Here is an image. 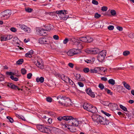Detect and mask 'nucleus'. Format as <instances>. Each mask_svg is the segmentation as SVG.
I'll use <instances>...</instances> for the list:
<instances>
[{"label":"nucleus","instance_id":"obj_4","mask_svg":"<svg viewBox=\"0 0 134 134\" xmlns=\"http://www.w3.org/2000/svg\"><path fill=\"white\" fill-rule=\"evenodd\" d=\"M36 127L38 130L42 132L48 133L50 131V129L47 127L43 125H37Z\"/></svg>","mask_w":134,"mask_h":134},{"label":"nucleus","instance_id":"obj_3","mask_svg":"<svg viewBox=\"0 0 134 134\" xmlns=\"http://www.w3.org/2000/svg\"><path fill=\"white\" fill-rule=\"evenodd\" d=\"M11 14V13L10 10H5L1 13V18L2 20H6L9 18Z\"/></svg>","mask_w":134,"mask_h":134},{"label":"nucleus","instance_id":"obj_61","mask_svg":"<svg viewBox=\"0 0 134 134\" xmlns=\"http://www.w3.org/2000/svg\"><path fill=\"white\" fill-rule=\"evenodd\" d=\"M10 30L14 32H15L16 31V29L14 27H12L10 29Z\"/></svg>","mask_w":134,"mask_h":134},{"label":"nucleus","instance_id":"obj_47","mask_svg":"<svg viewBox=\"0 0 134 134\" xmlns=\"http://www.w3.org/2000/svg\"><path fill=\"white\" fill-rule=\"evenodd\" d=\"M98 87L101 90H103L104 88V85L102 83L99 84L98 85Z\"/></svg>","mask_w":134,"mask_h":134},{"label":"nucleus","instance_id":"obj_39","mask_svg":"<svg viewBox=\"0 0 134 134\" xmlns=\"http://www.w3.org/2000/svg\"><path fill=\"white\" fill-rule=\"evenodd\" d=\"M26 70L24 68H23L21 70V72L23 75H25L26 73Z\"/></svg>","mask_w":134,"mask_h":134},{"label":"nucleus","instance_id":"obj_17","mask_svg":"<svg viewBox=\"0 0 134 134\" xmlns=\"http://www.w3.org/2000/svg\"><path fill=\"white\" fill-rule=\"evenodd\" d=\"M7 86L13 89H18L19 90H20V89L19 88L18 86L12 83H8L7 84Z\"/></svg>","mask_w":134,"mask_h":134},{"label":"nucleus","instance_id":"obj_37","mask_svg":"<svg viewBox=\"0 0 134 134\" xmlns=\"http://www.w3.org/2000/svg\"><path fill=\"white\" fill-rule=\"evenodd\" d=\"M101 112L102 113H103L106 116H107L109 117L111 116V114L108 113L106 112H105L103 110H101Z\"/></svg>","mask_w":134,"mask_h":134},{"label":"nucleus","instance_id":"obj_19","mask_svg":"<svg viewBox=\"0 0 134 134\" xmlns=\"http://www.w3.org/2000/svg\"><path fill=\"white\" fill-rule=\"evenodd\" d=\"M59 77L60 78L63 80L65 82H67V81L68 79V76H65L64 74H62L61 75H59Z\"/></svg>","mask_w":134,"mask_h":134},{"label":"nucleus","instance_id":"obj_60","mask_svg":"<svg viewBox=\"0 0 134 134\" xmlns=\"http://www.w3.org/2000/svg\"><path fill=\"white\" fill-rule=\"evenodd\" d=\"M53 38L55 40H58L59 39V36L57 35H54L53 36Z\"/></svg>","mask_w":134,"mask_h":134},{"label":"nucleus","instance_id":"obj_43","mask_svg":"<svg viewBox=\"0 0 134 134\" xmlns=\"http://www.w3.org/2000/svg\"><path fill=\"white\" fill-rule=\"evenodd\" d=\"M109 103L108 101H104L102 102V104L104 105L108 106L109 107Z\"/></svg>","mask_w":134,"mask_h":134},{"label":"nucleus","instance_id":"obj_41","mask_svg":"<svg viewBox=\"0 0 134 134\" xmlns=\"http://www.w3.org/2000/svg\"><path fill=\"white\" fill-rule=\"evenodd\" d=\"M4 76L2 74H0V82L4 81Z\"/></svg>","mask_w":134,"mask_h":134},{"label":"nucleus","instance_id":"obj_2","mask_svg":"<svg viewBox=\"0 0 134 134\" xmlns=\"http://www.w3.org/2000/svg\"><path fill=\"white\" fill-rule=\"evenodd\" d=\"M58 102L62 106L65 107H69L72 105L71 99L69 98L62 95H59L57 97Z\"/></svg>","mask_w":134,"mask_h":134},{"label":"nucleus","instance_id":"obj_20","mask_svg":"<svg viewBox=\"0 0 134 134\" xmlns=\"http://www.w3.org/2000/svg\"><path fill=\"white\" fill-rule=\"evenodd\" d=\"M109 123V121L105 118L102 117V119L101 121V124L104 125H107Z\"/></svg>","mask_w":134,"mask_h":134},{"label":"nucleus","instance_id":"obj_28","mask_svg":"<svg viewBox=\"0 0 134 134\" xmlns=\"http://www.w3.org/2000/svg\"><path fill=\"white\" fill-rule=\"evenodd\" d=\"M109 83L112 85H114L115 83V80L113 79H110L108 81Z\"/></svg>","mask_w":134,"mask_h":134},{"label":"nucleus","instance_id":"obj_58","mask_svg":"<svg viewBox=\"0 0 134 134\" xmlns=\"http://www.w3.org/2000/svg\"><path fill=\"white\" fill-rule=\"evenodd\" d=\"M78 84L79 86L81 87H82L84 86L83 84L80 82H78Z\"/></svg>","mask_w":134,"mask_h":134},{"label":"nucleus","instance_id":"obj_10","mask_svg":"<svg viewBox=\"0 0 134 134\" xmlns=\"http://www.w3.org/2000/svg\"><path fill=\"white\" fill-rule=\"evenodd\" d=\"M67 12V10H62L57 11L55 12V13L56 14H58L59 17L60 18L61 16L64 15L68 14Z\"/></svg>","mask_w":134,"mask_h":134},{"label":"nucleus","instance_id":"obj_44","mask_svg":"<svg viewBox=\"0 0 134 134\" xmlns=\"http://www.w3.org/2000/svg\"><path fill=\"white\" fill-rule=\"evenodd\" d=\"M68 80L69 82L70 85H73L74 83L73 82L69 77L68 78Z\"/></svg>","mask_w":134,"mask_h":134},{"label":"nucleus","instance_id":"obj_51","mask_svg":"<svg viewBox=\"0 0 134 134\" xmlns=\"http://www.w3.org/2000/svg\"><path fill=\"white\" fill-rule=\"evenodd\" d=\"M101 16V15L98 14V13H96L95 14L94 17L96 18H98Z\"/></svg>","mask_w":134,"mask_h":134},{"label":"nucleus","instance_id":"obj_62","mask_svg":"<svg viewBox=\"0 0 134 134\" xmlns=\"http://www.w3.org/2000/svg\"><path fill=\"white\" fill-rule=\"evenodd\" d=\"M25 56L26 57L30 58L32 57V55L31 54H30L27 53L25 54Z\"/></svg>","mask_w":134,"mask_h":134},{"label":"nucleus","instance_id":"obj_11","mask_svg":"<svg viewBox=\"0 0 134 134\" xmlns=\"http://www.w3.org/2000/svg\"><path fill=\"white\" fill-rule=\"evenodd\" d=\"M39 42L41 44H48L49 42L48 39L40 38L39 39Z\"/></svg>","mask_w":134,"mask_h":134},{"label":"nucleus","instance_id":"obj_14","mask_svg":"<svg viewBox=\"0 0 134 134\" xmlns=\"http://www.w3.org/2000/svg\"><path fill=\"white\" fill-rule=\"evenodd\" d=\"M91 105L89 103H85L84 104L83 107L85 109L89 111L90 110V109L91 107Z\"/></svg>","mask_w":134,"mask_h":134},{"label":"nucleus","instance_id":"obj_8","mask_svg":"<svg viewBox=\"0 0 134 134\" xmlns=\"http://www.w3.org/2000/svg\"><path fill=\"white\" fill-rule=\"evenodd\" d=\"M92 118L94 121L99 122L101 124L102 116L99 115L95 114L92 116Z\"/></svg>","mask_w":134,"mask_h":134},{"label":"nucleus","instance_id":"obj_22","mask_svg":"<svg viewBox=\"0 0 134 134\" xmlns=\"http://www.w3.org/2000/svg\"><path fill=\"white\" fill-rule=\"evenodd\" d=\"M43 27H44L45 30L46 31H49L52 29H53V26L52 25H48L47 26L44 25Z\"/></svg>","mask_w":134,"mask_h":134},{"label":"nucleus","instance_id":"obj_6","mask_svg":"<svg viewBox=\"0 0 134 134\" xmlns=\"http://www.w3.org/2000/svg\"><path fill=\"white\" fill-rule=\"evenodd\" d=\"M107 52L105 50L102 51L98 55V60L99 62H102L104 59Z\"/></svg>","mask_w":134,"mask_h":134},{"label":"nucleus","instance_id":"obj_29","mask_svg":"<svg viewBox=\"0 0 134 134\" xmlns=\"http://www.w3.org/2000/svg\"><path fill=\"white\" fill-rule=\"evenodd\" d=\"M19 27L24 31L26 30L27 26L24 25H19Z\"/></svg>","mask_w":134,"mask_h":134},{"label":"nucleus","instance_id":"obj_15","mask_svg":"<svg viewBox=\"0 0 134 134\" xmlns=\"http://www.w3.org/2000/svg\"><path fill=\"white\" fill-rule=\"evenodd\" d=\"M100 70V68L97 67L94 69H91L90 71L91 73H98Z\"/></svg>","mask_w":134,"mask_h":134},{"label":"nucleus","instance_id":"obj_23","mask_svg":"<svg viewBox=\"0 0 134 134\" xmlns=\"http://www.w3.org/2000/svg\"><path fill=\"white\" fill-rule=\"evenodd\" d=\"M68 116H64L63 117L59 116L57 118V119L58 120L61 121L63 120L68 121Z\"/></svg>","mask_w":134,"mask_h":134},{"label":"nucleus","instance_id":"obj_18","mask_svg":"<svg viewBox=\"0 0 134 134\" xmlns=\"http://www.w3.org/2000/svg\"><path fill=\"white\" fill-rule=\"evenodd\" d=\"M109 107L111 109L114 110L117 108L118 105L117 104L115 103H109Z\"/></svg>","mask_w":134,"mask_h":134},{"label":"nucleus","instance_id":"obj_27","mask_svg":"<svg viewBox=\"0 0 134 134\" xmlns=\"http://www.w3.org/2000/svg\"><path fill=\"white\" fill-rule=\"evenodd\" d=\"M80 41L84 42H87V36L81 37L79 38Z\"/></svg>","mask_w":134,"mask_h":134},{"label":"nucleus","instance_id":"obj_33","mask_svg":"<svg viewBox=\"0 0 134 134\" xmlns=\"http://www.w3.org/2000/svg\"><path fill=\"white\" fill-rule=\"evenodd\" d=\"M130 53L129 51H126L123 52V54L124 56H127Z\"/></svg>","mask_w":134,"mask_h":134},{"label":"nucleus","instance_id":"obj_42","mask_svg":"<svg viewBox=\"0 0 134 134\" xmlns=\"http://www.w3.org/2000/svg\"><path fill=\"white\" fill-rule=\"evenodd\" d=\"M46 100L47 102H52V99L51 98L48 97L46 98Z\"/></svg>","mask_w":134,"mask_h":134},{"label":"nucleus","instance_id":"obj_13","mask_svg":"<svg viewBox=\"0 0 134 134\" xmlns=\"http://www.w3.org/2000/svg\"><path fill=\"white\" fill-rule=\"evenodd\" d=\"M76 79L78 81H85L86 80L84 77H81L80 74H77L75 76Z\"/></svg>","mask_w":134,"mask_h":134},{"label":"nucleus","instance_id":"obj_9","mask_svg":"<svg viewBox=\"0 0 134 134\" xmlns=\"http://www.w3.org/2000/svg\"><path fill=\"white\" fill-rule=\"evenodd\" d=\"M44 28H36V30L37 32H38V34L41 36H44L46 35V30H45Z\"/></svg>","mask_w":134,"mask_h":134},{"label":"nucleus","instance_id":"obj_38","mask_svg":"<svg viewBox=\"0 0 134 134\" xmlns=\"http://www.w3.org/2000/svg\"><path fill=\"white\" fill-rule=\"evenodd\" d=\"M0 40L2 41H7L6 36H1L0 38Z\"/></svg>","mask_w":134,"mask_h":134},{"label":"nucleus","instance_id":"obj_50","mask_svg":"<svg viewBox=\"0 0 134 134\" xmlns=\"http://www.w3.org/2000/svg\"><path fill=\"white\" fill-rule=\"evenodd\" d=\"M60 18L61 19L65 20L67 19V16H66L65 15H63V16H61Z\"/></svg>","mask_w":134,"mask_h":134},{"label":"nucleus","instance_id":"obj_21","mask_svg":"<svg viewBox=\"0 0 134 134\" xmlns=\"http://www.w3.org/2000/svg\"><path fill=\"white\" fill-rule=\"evenodd\" d=\"M122 83L124 87L128 90H131V88L130 86L125 81H124L122 82Z\"/></svg>","mask_w":134,"mask_h":134},{"label":"nucleus","instance_id":"obj_45","mask_svg":"<svg viewBox=\"0 0 134 134\" xmlns=\"http://www.w3.org/2000/svg\"><path fill=\"white\" fill-rule=\"evenodd\" d=\"M10 78L12 80L15 81H17L18 80V79L17 77H14L13 76H11L10 77Z\"/></svg>","mask_w":134,"mask_h":134},{"label":"nucleus","instance_id":"obj_5","mask_svg":"<svg viewBox=\"0 0 134 134\" xmlns=\"http://www.w3.org/2000/svg\"><path fill=\"white\" fill-rule=\"evenodd\" d=\"M80 50L78 49H73L69 50L67 52V54L69 56H72L75 55L77 54L81 53Z\"/></svg>","mask_w":134,"mask_h":134},{"label":"nucleus","instance_id":"obj_30","mask_svg":"<svg viewBox=\"0 0 134 134\" xmlns=\"http://www.w3.org/2000/svg\"><path fill=\"white\" fill-rule=\"evenodd\" d=\"M87 42H91L93 41V38L89 36H87Z\"/></svg>","mask_w":134,"mask_h":134},{"label":"nucleus","instance_id":"obj_31","mask_svg":"<svg viewBox=\"0 0 134 134\" xmlns=\"http://www.w3.org/2000/svg\"><path fill=\"white\" fill-rule=\"evenodd\" d=\"M55 12H46L45 13V14H48L50 15H54L55 14Z\"/></svg>","mask_w":134,"mask_h":134},{"label":"nucleus","instance_id":"obj_57","mask_svg":"<svg viewBox=\"0 0 134 134\" xmlns=\"http://www.w3.org/2000/svg\"><path fill=\"white\" fill-rule=\"evenodd\" d=\"M83 71L87 73L90 71V70L88 68H86L83 69Z\"/></svg>","mask_w":134,"mask_h":134},{"label":"nucleus","instance_id":"obj_32","mask_svg":"<svg viewBox=\"0 0 134 134\" xmlns=\"http://www.w3.org/2000/svg\"><path fill=\"white\" fill-rule=\"evenodd\" d=\"M23 62V59H20L16 62V64L18 65L21 64Z\"/></svg>","mask_w":134,"mask_h":134},{"label":"nucleus","instance_id":"obj_7","mask_svg":"<svg viewBox=\"0 0 134 134\" xmlns=\"http://www.w3.org/2000/svg\"><path fill=\"white\" fill-rule=\"evenodd\" d=\"M34 64L40 68L42 69L44 68V66L42 65V60L41 58L35 60L33 62Z\"/></svg>","mask_w":134,"mask_h":134},{"label":"nucleus","instance_id":"obj_24","mask_svg":"<svg viewBox=\"0 0 134 134\" xmlns=\"http://www.w3.org/2000/svg\"><path fill=\"white\" fill-rule=\"evenodd\" d=\"M90 110L89 111L92 113H95L97 112V108L96 107L93 106L92 105H91V107Z\"/></svg>","mask_w":134,"mask_h":134},{"label":"nucleus","instance_id":"obj_56","mask_svg":"<svg viewBox=\"0 0 134 134\" xmlns=\"http://www.w3.org/2000/svg\"><path fill=\"white\" fill-rule=\"evenodd\" d=\"M25 10L26 12H31L32 10V9H31L29 8H26Z\"/></svg>","mask_w":134,"mask_h":134},{"label":"nucleus","instance_id":"obj_63","mask_svg":"<svg viewBox=\"0 0 134 134\" xmlns=\"http://www.w3.org/2000/svg\"><path fill=\"white\" fill-rule=\"evenodd\" d=\"M32 74L31 73H29L27 75V77L28 79H30L32 76Z\"/></svg>","mask_w":134,"mask_h":134},{"label":"nucleus","instance_id":"obj_46","mask_svg":"<svg viewBox=\"0 0 134 134\" xmlns=\"http://www.w3.org/2000/svg\"><path fill=\"white\" fill-rule=\"evenodd\" d=\"M108 8L107 7L103 6L101 10L104 12L106 11L107 10Z\"/></svg>","mask_w":134,"mask_h":134},{"label":"nucleus","instance_id":"obj_12","mask_svg":"<svg viewBox=\"0 0 134 134\" xmlns=\"http://www.w3.org/2000/svg\"><path fill=\"white\" fill-rule=\"evenodd\" d=\"M86 92L91 97L94 98L95 97V95L94 93L92 91L90 88H88L86 90Z\"/></svg>","mask_w":134,"mask_h":134},{"label":"nucleus","instance_id":"obj_26","mask_svg":"<svg viewBox=\"0 0 134 134\" xmlns=\"http://www.w3.org/2000/svg\"><path fill=\"white\" fill-rule=\"evenodd\" d=\"M69 40L74 43H75L78 41V40L74 37H72L71 38H70Z\"/></svg>","mask_w":134,"mask_h":134},{"label":"nucleus","instance_id":"obj_59","mask_svg":"<svg viewBox=\"0 0 134 134\" xmlns=\"http://www.w3.org/2000/svg\"><path fill=\"white\" fill-rule=\"evenodd\" d=\"M129 36L131 38H134V34L130 33L129 35Z\"/></svg>","mask_w":134,"mask_h":134},{"label":"nucleus","instance_id":"obj_52","mask_svg":"<svg viewBox=\"0 0 134 134\" xmlns=\"http://www.w3.org/2000/svg\"><path fill=\"white\" fill-rule=\"evenodd\" d=\"M85 62L87 63H90L91 62V60L90 59H85L84 60Z\"/></svg>","mask_w":134,"mask_h":134},{"label":"nucleus","instance_id":"obj_16","mask_svg":"<svg viewBox=\"0 0 134 134\" xmlns=\"http://www.w3.org/2000/svg\"><path fill=\"white\" fill-rule=\"evenodd\" d=\"M89 52H88V53H90L91 54H96L98 53V52H99V51L98 49L96 48L91 49L90 50H89Z\"/></svg>","mask_w":134,"mask_h":134},{"label":"nucleus","instance_id":"obj_53","mask_svg":"<svg viewBox=\"0 0 134 134\" xmlns=\"http://www.w3.org/2000/svg\"><path fill=\"white\" fill-rule=\"evenodd\" d=\"M7 118L9 119L10 122L11 123H12L13 122V120L12 118H10L9 116H7Z\"/></svg>","mask_w":134,"mask_h":134},{"label":"nucleus","instance_id":"obj_40","mask_svg":"<svg viewBox=\"0 0 134 134\" xmlns=\"http://www.w3.org/2000/svg\"><path fill=\"white\" fill-rule=\"evenodd\" d=\"M120 108L125 111H127V109L124 106L121 105H120Z\"/></svg>","mask_w":134,"mask_h":134},{"label":"nucleus","instance_id":"obj_1","mask_svg":"<svg viewBox=\"0 0 134 134\" xmlns=\"http://www.w3.org/2000/svg\"><path fill=\"white\" fill-rule=\"evenodd\" d=\"M67 121H68V125L65 124L64 126L65 127H67L70 131L73 132L75 131L76 129L75 127L77 126L80 121L76 118H74L71 116H69Z\"/></svg>","mask_w":134,"mask_h":134},{"label":"nucleus","instance_id":"obj_49","mask_svg":"<svg viewBox=\"0 0 134 134\" xmlns=\"http://www.w3.org/2000/svg\"><path fill=\"white\" fill-rule=\"evenodd\" d=\"M53 130L54 131H55V133H57V132L56 131L58 132L60 130V129H58L56 127H53L52 128Z\"/></svg>","mask_w":134,"mask_h":134},{"label":"nucleus","instance_id":"obj_35","mask_svg":"<svg viewBox=\"0 0 134 134\" xmlns=\"http://www.w3.org/2000/svg\"><path fill=\"white\" fill-rule=\"evenodd\" d=\"M25 31L27 33H30L31 32V30L29 27L27 26Z\"/></svg>","mask_w":134,"mask_h":134},{"label":"nucleus","instance_id":"obj_64","mask_svg":"<svg viewBox=\"0 0 134 134\" xmlns=\"http://www.w3.org/2000/svg\"><path fill=\"white\" fill-rule=\"evenodd\" d=\"M117 29L120 31H122L123 29L121 27L118 26L116 27Z\"/></svg>","mask_w":134,"mask_h":134},{"label":"nucleus","instance_id":"obj_34","mask_svg":"<svg viewBox=\"0 0 134 134\" xmlns=\"http://www.w3.org/2000/svg\"><path fill=\"white\" fill-rule=\"evenodd\" d=\"M7 40H10L13 37V36L12 35H9L6 36Z\"/></svg>","mask_w":134,"mask_h":134},{"label":"nucleus","instance_id":"obj_55","mask_svg":"<svg viewBox=\"0 0 134 134\" xmlns=\"http://www.w3.org/2000/svg\"><path fill=\"white\" fill-rule=\"evenodd\" d=\"M92 3L94 4L97 5L98 4V2L95 0H93L92 1Z\"/></svg>","mask_w":134,"mask_h":134},{"label":"nucleus","instance_id":"obj_48","mask_svg":"<svg viewBox=\"0 0 134 134\" xmlns=\"http://www.w3.org/2000/svg\"><path fill=\"white\" fill-rule=\"evenodd\" d=\"M111 14L113 15H115L116 14V12L115 10H111L110 12Z\"/></svg>","mask_w":134,"mask_h":134},{"label":"nucleus","instance_id":"obj_54","mask_svg":"<svg viewBox=\"0 0 134 134\" xmlns=\"http://www.w3.org/2000/svg\"><path fill=\"white\" fill-rule=\"evenodd\" d=\"M108 29L109 30H112L114 29V26L113 25H110L108 27Z\"/></svg>","mask_w":134,"mask_h":134},{"label":"nucleus","instance_id":"obj_25","mask_svg":"<svg viewBox=\"0 0 134 134\" xmlns=\"http://www.w3.org/2000/svg\"><path fill=\"white\" fill-rule=\"evenodd\" d=\"M36 81L37 82H40L42 83L44 82V78L42 77H41L40 78L38 77L36 78Z\"/></svg>","mask_w":134,"mask_h":134},{"label":"nucleus","instance_id":"obj_36","mask_svg":"<svg viewBox=\"0 0 134 134\" xmlns=\"http://www.w3.org/2000/svg\"><path fill=\"white\" fill-rule=\"evenodd\" d=\"M18 70H16L14 72H12L13 75H14L17 76H20V75L18 74Z\"/></svg>","mask_w":134,"mask_h":134}]
</instances>
